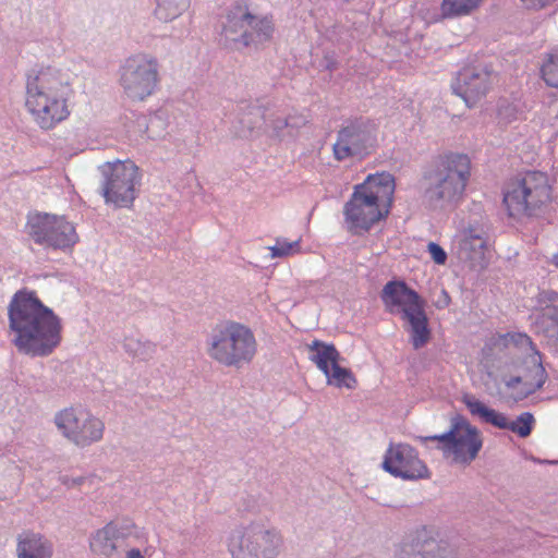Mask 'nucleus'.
<instances>
[{
	"label": "nucleus",
	"instance_id": "nucleus-1",
	"mask_svg": "<svg viewBox=\"0 0 558 558\" xmlns=\"http://www.w3.org/2000/svg\"><path fill=\"white\" fill-rule=\"evenodd\" d=\"M8 319L11 343L24 355L46 357L61 343V318L33 290L22 289L13 294Z\"/></svg>",
	"mask_w": 558,
	"mask_h": 558
},
{
	"label": "nucleus",
	"instance_id": "nucleus-2",
	"mask_svg": "<svg viewBox=\"0 0 558 558\" xmlns=\"http://www.w3.org/2000/svg\"><path fill=\"white\" fill-rule=\"evenodd\" d=\"M73 96V75L69 70L37 65L27 71L25 107L40 130H53L70 117Z\"/></svg>",
	"mask_w": 558,
	"mask_h": 558
},
{
	"label": "nucleus",
	"instance_id": "nucleus-3",
	"mask_svg": "<svg viewBox=\"0 0 558 558\" xmlns=\"http://www.w3.org/2000/svg\"><path fill=\"white\" fill-rule=\"evenodd\" d=\"M395 191L396 182L392 174H368L362 183L354 186L353 193L343 206L347 229L353 234H360L385 219L391 209Z\"/></svg>",
	"mask_w": 558,
	"mask_h": 558
},
{
	"label": "nucleus",
	"instance_id": "nucleus-4",
	"mask_svg": "<svg viewBox=\"0 0 558 558\" xmlns=\"http://www.w3.org/2000/svg\"><path fill=\"white\" fill-rule=\"evenodd\" d=\"M471 175V160L463 154L440 157L423 175L425 202L434 208H453L463 198Z\"/></svg>",
	"mask_w": 558,
	"mask_h": 558
},
{
	"label": "nucleus",
	"instance_id": "nucleus-5",
	"mask_svg": "<svg viewBox=\"0 0 558 558\" xmlns=\"http://www.w3.org/2000/svg\"><path fill=\"white\" fill-rule=\"evenodd\" d=\"M257 351L253 330L233 320L216 325L206 338L208 356L225 367L242 368L253 362Z\"/></svg>",
	"mask_w": 558,
	"mask_h": 558
},
{
	"label": "nucleus",
	"instance_id": "nucleus-6",
	"mask_svg": "<svg viewBox=\"0 0 558 558\" xmlns=\"http://www.w3.org/2000/svg\"><path fill=\"white\" fill-rule=\"evenodd\" d=\"M380 299L388 313L399 315L405 323L413 348H423L429 341L430 329L418 293L402 280H391L384 286Z\"/></svg>",
	"mask_w": 558,
	"mask_h": 558
},
{
	"label": "nucleus",
	"instance_id": "nucleus-7",
	"mask_svg": "<svg viewBox=\"0 0 558 558\" xmlns=\"http://www.w3.org/2000/svg\"><path fill=\"white\" fill-rule=\"evenodd\" d=\"M275 32L272 19L253 14L244 3L230 5L221 22L220 39L234 50L254 47L270 41Z\"/></svg>",
	"mask_w": 558,
	"mask_h": 558
},
{
	"label": "nucleus",
	"instance_id": "nucleus-8",
	"mask_svg": "<svg viewBox=\"0 0 558 558\" xmlns=\"http://www.w3.org/2000/svg\"><path fill=\"white\" fill-rule=\"evenodd\" d=\"M283 546L281 532L260 522L234 530L227 539L231 558H278Z\"/></svg>",
	"mask_w": 558,
	"mask_h": 558
},
{
	"label": "nucleus",
	"instance_id": "nucleus-9",
	"mask_svg": "<svg viewBox=\"0 0 558 558\" xmlns=\"http://www.w3.org/2000/svg\"><path fill=\"white\" fill-rule=\"evenodd\" d=\"M159 81V62L150 53H134L119 65L118 83L131 101L147 99L156 92Z\"/></svg>",
	"mask_w": 558,
	"mask_h": 558
},
{
	"label": "nucleus",
	"instance_id": "nucleus-10",
	"mask_svg": "<svg viewBox=\"0 0 558 558\" xmlns=\"http://www.w3.org/2000/svg\"><path fill=\"white\" fill-rule=\"evenodd\" d=\"M550 199L546 174L527 172L520 180L510 182L504 192V204L510 217L532 216Z\"/></svg>",
	"mask_w": 558,
	"mask_h": 558
},
{
	"label": "nucleus",
	"instance_id": "nucleus-11",
	"mask_svg": "<svg viewBox=\"0 0 558 558\" xmlns=\"http://www.w3.org/2000/svg\"><path fill=\"white\" fill-rule=\"evenodd\" d=\"M59 433L77 448H88L102 440L105 422L82 407H70L54 414Z\"/></svg>",
	"mask_w": 558,
	"mask_h": 558
},
{
	"label": "nucleus",
	"instance_id": "nucleus-12",
	"mask_svg": "<svg viewBox=\"0 0 558 558\" xmlns=\"http://www.w3.org/2000/svg\"><path fill=\"white\" fill-rule=\"evenodd\" d=\"M418 440L422 444L436 442V448L445 457H452L453 462L461 464H470L483 446L478 429L466 422H454L446 433L420 436Z\"/></svg>",
	"mask_w": 558,
	"mask_h": 558
},
{
	"label": "nucleus",
	"instance_id": "nucleus-13",
	"mask_svg": "<svg viewBox=\"0 0 558 558\" xmlns=\"http://www.w3.org/2000/svg\"><path fill=\"white\" fill-rule=\"evenodd\" d=\"M102 174L101 191L106 203L116 207H129L136 197L135 186L140 183L138 167L131 160H116L99 166Z\"/></svg>",
	"mask_w": 558,
	"mask_h": 558
},
{
	"label": "nucleus",
	"instance_id": "nucleus-14",
	"mask_svg": "<svg viewBox=\"0 0 558 558\" xmlns=\"http://www.w3.org/2000/svg\"><path fill=\"white\" fill-rule=\"evenodd\" d=\"M25 229L35 243L46 248L65 251L73 247L78 241L74 226L63 217L56 215L29 214Z\"/></svg>",
	"mask_w": 558,
	"mask_h": 558
},
{
	"label": "nucleus",
	"instance_id": "nucleus-15",
	"mask_svg": "<svg viewBox=\"0 0 558 558\" xmlns=\"http://www.w3.org/2000/svg\"><path fill=\"white\" fill-rule=\"evenodd\" d=\"M376 136L371 123L362 119L350 121L337 134L332 145L333 157L338 161L348 158H364L371 154Z\"/></svg>",
	"mask_w": 558,
	"mask_h": 558
},
{
	"label": "nucleus",
	"instance_id": "nucleus-16",
	"mask_svg": "<svg viewBox=\"0 0 558 558\" xmlns=\"http://www.w3.org/2000/svg\"><path fill=\"white\" fill-rule=\"evenodd\" d=\"M381 465L392 476L405 481L426 478L429 475L417 451L408 444H391L386 450Z\"/></svg>",
	"mask_w": 558,
	"mask_h": 558
},
{
	"label": "nucleus",
	"instance_id": "nucleus-17",
	"mask_svg": "<svg viewBox=\"0 0 558 558\" xmlns=\"http://www.w3.org/2000/svg\"><path fill=\"white\" fill-rule=\"evenodd\" d=\"M533 330L546 345L558 351V292L542 290L537 293Z\"/></svg>",
	"mask_w": 558,
	"mask_h": 558
},
{
	"label": "nucleus",
	"instance_id": "nucleus-18",
	"mask_svg": "<svg viewBox=\"0 0 558 558\" xmlns=\"http://www.w3.org/2000/svg\"><path fill=\"white\" fill-rule=\"evenodd\" d=\"M490 344L498 349H506L509 345H514L520 349H529V363L535 367V381L525 383V388L520 393V397H527L538 389H541L546 379L547 373L545 367L543 366L542 354L537 350L535 343L532 341L531 337L524 332H507L493 337L490 339Z\"/></svg>",
	"mask_w": 558,
	"mask_h": 558
},
{
	"label": "nucleus",
	"instance_id": "nucleus-19",
	"mask_svg": "<svg viewBox=\"0 0 558 558\" xmlns=\"http://www.w3.org/2000/svg\"><path fill=\"white\" fill-rule=\"evenodd\" d=\"M493 83L492 72L477 66L461 69L451 83L453 94L461 97L469 108H473L486 96Z\"/></svg>",
	"mask_w": 558,
	"mask_h": 558
},
{
	"label": "nucleus",
	"instance_id": "nucleus-20",
	"mask_svg": "<svg viewBox=\"0 0 558 558\" xmlns=\"http://www.w3.org/2000/svg\"><path fill=\"white\" fill-rule=\"evenodd\" d=\"M395 558H457V553L447 541L418 533L398 546Z\"/></svg>",
	"mask_w": 558,
	"mask_h": 558
},
{
	"label": "nucleus",
	"instance_id": "nucleus-21",
	"mask_svg": "<svg viewBox=\"0 0 558 558\" xmlns=\"http://www.w3.org/2000/svg\"><path fill=\"white\" fill-rule=\"evenodd\" d=\"M134 524L130 520H113L95 531L89 538L93 554L101 558H111L118 551L122 541L128 538Z\"/></svg>",
	"mask_w": 558,
	"mask_h": 558
},
{
	"label": "nucleus",
	"instance_id": "nucleus-22",
	"mask_svg": "<svg viewBox=\"0 0 558 558\" xmlns=\"http://www.w3.org/2000/svg\"><path fill=\"white\" fill-rule=\"evenodd\" d=\"M488 245L486 230L481 226L470 225L458 235L459 258L466 262L471 267H484L485 253Z\"/></svg>",
	"mask_w": 558,
	"mask_h": 558
},
{
	"label": "nucleus",
	"instance_id": "nucleus-23",
	"mask_svg": "<svg viewBox=\"0 0 558 558\" xmlns=\"http://www.w3.org/2000/svg\"><path fill=\"white\" fill-rule=\"evenodd\" d=\"M17 558H51L53 545L46 536L33 531H25L17 536Z\"/></svg>",
	"mask_w": 558,
	"mask_h": 558
},
{
	"label": "nucleus",
	"instance_id": "nucleus-24",
	"mask_svg": "<svg viewBox=\"0 0 558 558\" xmlns=\"http://www.w3.org/2000/svg\"><path fill=\"white\" fill-rule=\"evenodd\" d=\"M308 359L324 374L336 362H342L340 352L332 343H327L318 339L313 340L308 345Z\"/></svg>",
	"mask_w": 558,
	"mask_h": 558
},
{
	"label": "nucleus",
	"instance_id": "nucleus-25",
	"mask_svg": "<svg viewBox=\"0 0 558 558\" xmlns=\"http://www.w3.org/2000/svg\"><path fill=\"white\" fill-rule=\"evenodd\" d=\"M463 402L466 405L470 413L474 416H478L484 423L492 424L500 429L507 428V416L494 409L487 408L483 402L474 398L473 396H464Z\"/></svg>",
	"mask_w": 558,
	"mask_h": 558
},
{
	"label": "nucleus",
	"instance_id": "nucleus-26",
	"mask_svg": "<svg viewBox=\"0 0 558 558\" xmlns=\"http://www.w3.org/2000/svg\"><path fill=\"white\" fill-rule=\"evenodd\" d=\"M122 345L130 356L143 362L151 360L157 352V343L136 335L125 336Z\"/></svg>",
	"mask_w": 558,
	"mask_h": 558
},
{
	"label": "nucleus",
	"instance_id": "nucleus-27",
	"mask_svg": "<svg viewBox=\"0 0 558 558\" xmlns=\"http://www.w3.org/2000/svg\"><path fill=\"white\" fill-rule=\"evenodd\" d=\"M190 3L191 0H157L155 15L159 21L171 22L181 16Z\"/></svg>",
	"mask_w": 558,
	"mask_h": 558
},
{
	"label": "nucleus",
	"instance_id": "nucleus-28",
	"mask_svg": "<svg viewBox=\"0 0 558 558\" xmlns=\"http://www.w3.org/2000/svg\"><path fill=\"white\" fill-rule=\"evenodd\" d=\"M327 384L337 388L354 389L356 387V378L351 369L336 362L330 366L327 373H324Z\"/></svg>",
	"mask_w": 558,
	"mask_h": 558
},
{
	"label": "nucleus",
	"instance_id": "nucleus-29",
	"mask_svg": "<svg viewBox=\"0 0 558 558\" xmlns=\"http://www.w3.org/2000/svg\"><path fill=\"white\" fill-rule=\"evenodd\" d=\"M483 0H442L440 11L442 17L451 19L470 14Z\"/></svg>",
	"mask_w": 558,
	"mask_h": 558
},
{
	"label": "nucleus",
	"instance_id": "nucleus-30",
	"mask_svg": "<svg viewBox=\"0 0 558 558\" xmlns=\"http://www.w3.org/2000/svg\"><path fill=\"white\" fill-rule=\"evenodd\" d=\"M534 416L530 412L521 413L515 421L509 422L507 420V428L512 433L518 434L520 437H527L533 428Z\"/></svg>",
	"mask_w": 558,
	"mask_h": 558
},
{
	"label": "nucleus",
	"instance_id": "nucleus-31",
	"mask_svg": "<svg viewBox=\"0 0 558 558\" xmlns=\"http://www.w3.org/2000/svg\"><path fill=\"white\" fill-rule=\"evenodd\" d=\"M269 250L272 258L287 257L300 252L301 241L289 242L287 239H277L275 245L270 246Z\"/></svg>",
	"mask_w": 558,
	"mask_h": 558
},
{
	"label": "nucleus",
	"instance_id": "nucleus-32",
	"mask_svg": "<svg viewBox=\"0 0 558 558\" xmlns=\"http://www.w3.org/2000/svg\"><path fill=\"white\" fill-rule=\"evenodd\" d=\"M542 76L547 85L558 88V50L549 54L547 62L542 66Z\"/></svg>",
	"mask_w": 558,
	"mask_h": 558
},
{
	"label": "nucleus",
	"instance_id": "nucleus-33",
	"mask_svg": "<svg viewBox=\"0 0 558 558\" xmlns=\"http://www.w3.org/2000/svg\"><path fill=\"white\" fill-rule=\"evenodd\" d=\"M248 109L247 113H244L240 118V123L243 125V129H246L248 132H252L256 128L259 126L260 119L264 118L259 107H251L246 106Z\"/></svg>",
	"mask_w": 558,
	"mask_h": 558
},
{
	"label": "nucleus",
	"instance_id": "nucleus-34",
	"mask_svg": "<svg viewBox=\"0 0 558 558\" xmlns=\"http://www.w3.org/2000/svg\"><path fill=\"white\" fill-rule=\"evenodd\" d=\"M521 112L517 105L504 101L499 105L498 116L501 121L510 123L517 119H519Z\"/></svg>",
	"mask_w": 558,
	"mask_h": 558
},
{
	"label": "nucleus",
	"instance_id": "nucleus-35",
	"mask_svg": "<svg viewBox=\"0 0 558 558\" xmlns=\"http://www.w3.org/2000/svg\"><path fill=\"white\" fill-rule=\"evenodd\" d=\"M264 120L270 128L274 129V131L277 134H279L281 131H283L286 128H289V126L296 128L300 125L299 122H293L292 118L288 119V118L278 117L274 120H270L268 117H265Z\"/></svg>",
	"mask_w": 558,
	"mask_h": 558
},
{
	"label": "nucleus",
	"instance_id": "nucleus-36",
	"mask_svg": "<svg viewBox=\"0 0 558 558\" xmlns=\"http://www.w3.org/2000/svg\"><path fill=\"white\" fill-rule=\"evenodd\" d=\"M532 373H533V376L531 379H526L523 381L522 377L520 376H514V377H510L509 379H507L505 381V385L508 389H514L517 386L521 385V389L520 391L517 392V395L514 396L515 399H520L521 400V397H520V393L522 392V390H524L525 388V383H533L535 381V367L533 366V369H532ZM525 397H522V399H524Z\"/></svg>",
	"mask_w": 558,
	"mask_h": 558
},
{
	"label": "nucleus",
	"instance_id": "nucleus-37",
	"mask_svg": "<svg viewBox=\"0 0 558 558\" xmlns=\"http://www.w3.org/2000/svg\"><path fill=\"white\" fill-rule=\"evenodd\" d=\"M427 252L430 254L433 260L438 264L442 265L447 260V253L445 250L438 245L435 242H429L427 245Z\"/></svg>",
	"mask_w": 558,
	"mask_h": 558
},
{
	"label": "nucleus",
	"instance_id": "nucleus-38",
	"mask_svg": "<svg viewBox=\"0 0 558 558\" xmlns=\"http://www.w3.org/2000/svg\"><path fill=\"white\" fill-rule=\"evenodd\" d=\"M529 10L539 11L553 7L558 0H520Z\"/></svg>",
	"mask_w": 558,
	"mask_h": 558
},
{
	"label": "nucleus",
	"instance_id": "nucleus-39",
	"mask_svg": "<svg viewBox=\"0 0 558 558\" xmlns=\"http://www.w3.org/2000/svg\"><path fill=\"white\" fill-rule=\"evenodd\" d=\"M161 120H162L161 112L155 114L154 117H151L149 119V122L147 125V131H148L150 137L155 138V137L159 136V134H154L153 129L156 126H159L162 122Z\"/></svg>",
	"mask_w": 558,
	"mask_h": 558
},
{
	"label": "nucleus",
	"instance_id": "nucleus-40",
	"mask_svg": "<svg viewBox=\"0 0 558 558\" xmlns=\"http://www.w3.org/2000/svg\"><path fill=\"white\" fill-rule=\"evenodd\" d=\"M84 477H69V476H63L62 477V483L66 486H78L81 485L83 482H84Z\"/></svg>",
	"mask_w": 558,
	"mask_h": 558
},
{
	"label": "nucleus",
	"instance_id": "nucleus-41",
	"mask_svg": "<svg viewBox=\"0 0 558 558\" xmlns=\"http://www.w3.org/2000/svg\"><path fill=\"white\" fill-rule=\"evenodd\" d=\"M126 558H145L141 550L137 548H132L126 553Z\"/></svg>",
	"mask_w": 558,
	"mask_h": 558
},
{
	"label": "nucleus",
	"instance_id": "nucleus-42",
	"mask_svg": "<svg viewBox=\"0 0 558 558\" xmlns=\"http://www.w3.org/2000/svg\"><path fill=\"white\" fill-rule=\"evenodd\" d=\"M555 264H556V266H558V256L555 259Z\"/></svg>",
	"mask_w": 558,
	"mask_h": 558
}]
</instances>
